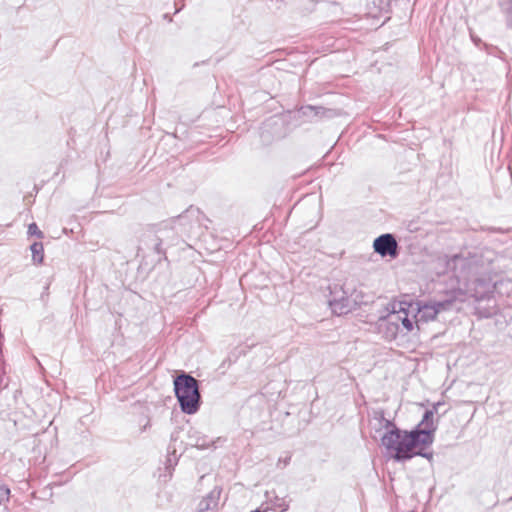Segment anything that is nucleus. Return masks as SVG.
Masks as SVG:
<instances>
[{"instance_id":"11","label":"nucleus","mask_w":512,"mask_h":512,"mask_svg":"<svg viewBox=\"0 0 512 512\" xmlns=\"http://www.w3.org/2000/svg\"><path fill=\"white\" fill-rule=\"evenodd\" d=\"M188 440L191 446L199 449H207L212 444V442L205 435H202L195 429H190L188 431Z\"/></svg>"},{"instance_id":"4","label":"nucleus","mask_w":512,"mask_h":512,"mask_svg":"<svg viewBox=\"0 0 512 512\" xmlns=\"http://www.w3.org/2000/svg\"><path fill=\"white\" fill-rule=\"evenodd\" d=\"M328 304L332 312L340 316L352 311L356 306V301L348 296L342 286L333 285L330 287Z\"/></svg>"},{"instance_id":"6","label":"nucleus","mask_w":512,"mask_h":512,"mask_svg":"<svg viewBox=\"0 0 512 512\" xmlns=\"http://www.w3.org/2000/svg\"><path fill=\"white\" fill-rule=\"evenodd\" d=\"M373 248L382 257L395 258L398 255V244L392 234H382L374 240Z\"/></svg>"},{"instance_id":"10","label":"nucleus","mask_w":512,"mask_h":512,"mask_svg":"<svg viewBox=\"0 0 512 512\" xmlns=\"http://www.w3.org/2000/svg\"><path fill=\"white\" fill-rule=\"evenodd\" d=\"M267 502L270 509L275 512H285L289 509V500L286 496H279L274 491L266 492Z\"/></svg>"},{"instance_id":"8","label":"nucleus","mask_w":512,"mask_h":512,"mask_svg":"<svg viewBox=\"0 0 512 512\" xmlns=\"http://www.w3.org/2000/svg\"><path fill=\"white\" fill-rule=\"evenodd\" d=\"M405 303H399L398 309L396 305L393 306L392 313L397 314L399 316V325H400V333L403 335H407L409 332L413 330L414 319L417 317L416 315L409 316L408 310L404 307Z\"/></svg>"},{"instance_id":"7","label":"nucleus","mask_w":512,"mask_h":512,"mask_svg":"<svg viewBox=\"0 0 512 512\" xmlns=\"http://www.w3.org/2000/svg\"><path fill=\"white\" fill-rule=\"evenodd\" d=\"M378 328L385 339L394 340L400 333L399 316L390 312L386 317L379 319Z\"/></svg>"},{"instance_id":"22","label":"nucleus","mask_w":512,"mask_h":512,"mask_svg":"<svg viewBox=\"0 0 512 512\" xmlns=\"http://www.w3.org/2000/svg\"><path fill=\"white\" fill-rule=\"evenodd\" d=\"M158 232L162 234V233H163V229H161V228H160V229L158 230Z\"/></svg>"},{"instance_id":"9","label":"nucleus","mask_w":512,"mask_h":512,"mask_svg":"<svg viewBox=\"0 0 512 512\" xmlns=\"http://www.w3.org/2000/svg\"><path fill=\"white\" fill-rule=\"evenodd\" d=\"M222 489L218 486L214 487L206 497H204L198 504V509L203 512H214L219 503Z\"/></svg>"},{"instance_id":"20","label":"nucleus","mask_w":512,"mask_h":512,"mask_svg":"<svg viewBox=\"0 0 512 512\" xmlns=\"http://www.w3.org/2000/svg\"><path fill=\"white\" fill-rule=\"evenodd\" d=\"M149 426H150V421L148 420V421L146 422V424L143 426V430H146V429H147V427H149Z\"/></svg>"},{"instance_id":"15","label":"nucleus","mask_w":512,"mask_h":512,"mask_svg":"<svg viewBox=\"0 0 512 512\" xmlns=\"http://www.w3.org/2000/svg\"><path fill=\"white\" fill-rule=\"evenodd\" d=\"M154 250L159 255H165V251L162 249L163 239L160 236H156Z\"/></svg>"},{"instance_id":"2","label":"nucleus","mask_w":512,"mask_h":512,"mask_svg":"<svg viewBox=\"0 0 512 512\" xmlns=\"http://www.w3.org/2000/svg\"><path fill=\"white\" fill-rule=\"evenodd\" d=\"M446 268L454 273L458 281H463L467 294L476 300L484 299L492 292L494 284L490 277H480L478 260L476 257L454 255L446 260Z\"/></svg>"},{"instance_id":"5","label":"nucleus","mask_w":512,"mask_h":512,"mask_svg":"<svg viewBox=\"0 0 512 512\" xmlns=\"http://www.w3.org/2000/svg\"><path fill=\"white\" fill-rule=\"evenodd\" d=\"M465 295L466 293L459 290L457 292H454L452 298L445 299L443 301H434L429 304H426L418 309L419 316L421 319H424L425 321L434 320L439 312L450 309L455 301L458 300L463 302L465 300Z\"/></svg>"},{"instance_id":"3","label":"nucleus","mask_w":512,"mask_h":512,"mask_svg":"<svg viewBox=\"0 0 512 512\" xmlns=\"http://www.w3.org/2000/svg\"><path fill=\"white\" fill-rule=\"evenodd\" d=\"M173 384L181 411L188 415L198 412L201 403L198 380L183 372L174 378Z\"/></svg>"},{"instance_id":"13","label":"nucleus","mask_w":512,"mask_h":512,"mask_svg":"<svg viewBox=\"0 0 512 512\" xmlns=\"http://www.w3.org/2000/svg\"><path fill=\"white\" fill-rule=\"evenodd\" d=\"M10 489L6 486H0V505L9 501Z\"/></svg>"},{"instance_id":"1","label":"nucleus","mask_w":512,"mask_h":512,"mask_svg":"<svg viewBox=\"0 0 512 512\" xmlns=\"http://www.w3.org/2000/svg\"><path fill=\"white\" fill-rule=\"evenodd\" d=\"M440 403L433 406V409L426 410L417 428L407 432L400 430L394 422L384 416L383 411L374 412L373 421L378 425L377 430H385L381 436V444L388 450L394 452L393 458L403 462L414 456H422L429 461L433 459V452L414 451L418 446H430L434 441L436 426L433 421L434 413Z\"/></svg>"},{"instance_id":"19","label":"nucleus","mask_w":512,"mask_h":512,"mask_svg":"<svg viewBox=\"0 0 512 512\" xmlns=\"http://www.w3.org/2000/svg\"><path fill=\"white\" fill-rule=\"evenodd\" d=\"M306 109L310 110V111H314L315 112V115H318L319 112L321 110H323V108L321 107H314V106H307Z\"/></svg>"},{"instance_id":"18","label":"nucleus","mask_w":512,"mask_h":512,"mask_svg":"<svg viewBox=\"0 0 512 512\" xmlns=\"http://www.w3.org/2000/svg\"><path fill=\"white\" fill-rule=\"evenodd\" d=\"M291 457L287 456L285 458H279L277 466L278 467H286L290 463Z\"/></svg>"},{"instance_id":"17","label":"nucleus","mask_w":512,"mask_h":512,"mask_svg":"<svg viewBox=\"0 0 512 512\" xmlns=\"http://www.w3.org/2000/svg\"><path fill=\"white\" fill-rule=\"evenodd\" d=\"M506 22L507 26L512 29V1L506 12Z\"/></svg>"},{"instance_id":"14","label":"nucleus","mask_w":512,"mask_h":512,"mask_svg":"<svg viewBox=\"0 0 512 512\" xmlns=\"http://www.w3.org/2000/svg\"><path fill=\"white\" fill-rule=\"evenodd\" d=\"M28 234L29 235H35L38 238H43V233L39 230L36 223H32L28 226Z\"/></svg>"},{"instance_id":"21","label":"nucleus","mask_w":512,"mask_h":512,"mask_svg":"<svg viewBox=\"0 0 512 512\" xmlns=\"http://www.w3.org/2000/svg\"><path fill=\"white\" fill-rule=\"evenodd\" d=\"M472 40H473L476 44H478V42H480V39L475 38L474 36H472Z\"/></svg>"},{"instance_id":"16","label":"nucleus","mask_w":512,"mask_h":512,"mask_svg":"<svg viewBox=\"0 0 512 512\" xmlns=\"http://www.w3.org/2000/svg\"><path fill=\"white\" fill-rule=\"evenodd\" d=\"M506 22L507 26L512 29V1L506 12Z\"/></svg>"},{"instance_id":"12","label":"nucleus","mask_w":512,"mask_h":512,"mask_svg":"<svg viewBox=\"0 0 512 512\" xmlns=\"http://www.w3.org/2000/svg\"><path fill=\"white\" fill-rule=\"evenodd\" d=\"M30 250L32 253V260L34 264H41L44 259V247L41 242H34L30 246Z\"/></svg>"}]
</instances>
